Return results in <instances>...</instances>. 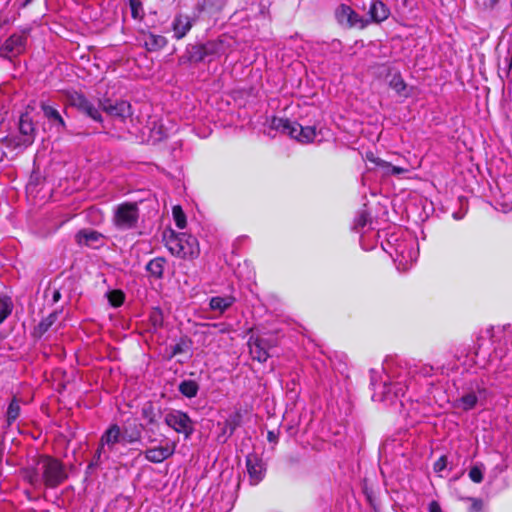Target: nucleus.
Listing matches in <instances>:
<instances>
[{"label": "nucleus", "instance_id": "6ab92c4d", "mask_svg": "<svg viewBox=\"0 0 512 512\" xmlns=\"http://www.w3.org/2000/svg\"><path fill=\"white\" fill-rule=\"evenodd\" d=\"M213 44L207 43V44H200V45H192L188 49V59L191 62H201L204 60L208 55L213 53L212 49Z\"/></svg>", "mask_w": 512, "mask_h": 512}, {"label": "nucleus", "instance_id": "2eb2a0df", "mask_svg": "<svg viewBox=\"0 0 512 512\" xmlns=\"http://www.w3.org/2000/svg\"><path fill=\"white\" fill-rule=\"evenodd\" d=\"M391 14L390 8L381 0H372L368 9V26L380 24L387 20Z\"/></svg>", "mask_w": 512, "mask_h": 512}, {"label": "nucleus", "instance_id": "f3484780", "mask_svg": "<svg viewBox=\"0 0 512 512\" xmlns=\"http://www.w3.org/2000/svg\"><path fill=\"white\" fill-rule=\"evenodd\" d=\"M367 161L373 163L375 166L379 167L382 170L383 176H391V175H401L407 173L409 170L404 167H399L392 165L390 162H387L377 156L374 155L373 152H367L365 155Z\"/></svg>", "mask_w": 512, "mask_h": 512}, {"label": "nucleus", "instance_id": "5701e85b", "mask_svg": "<svg viewBox=\"0 0 512 512\" xmlns=\"http://www.w3.org/2000/svg\"><path fill=\"white\" fill-rule=\"evenodd\" d=\"M40 108L49 122L55 123L58 127L65 128L66 124L58 110L46 102H41Z\"/></svg>", "mask_w": 512, "mask_h": 512}, {"label": "nucleus", "instance_id": "393cba45", "mask_svg": "<svg viewBox=\"0 0 512 512\" xmlns=\"http://www.w3.org/2000/svg\"><path fill=\"white\" fill-rule=\"evenodd\" d=\"M234 300L235 299L232 296H216L211 298L209 305L212 310L224 312L225 310L232 306Z\"/></svg>", "mask_w": 512, "mask_h": 512}, {"label": "nucleus", "instance_id": "de8ad7c7", "mask_svg": "<svg viewBox=\"0 0 512 512\" xmlns=\"http://www.w3.org/2000/svg\"><path fill=\"white\" fill-rule=\"evenodd\" d=\"M60 298V292L59 291H55L54 294H53V300L56 302L58 301Z\"/></svg>", "mask_w": 512, "mask_h": 512}, {"label": "nucleus", "instance_id": "a19ab883", "mask_svg": "<svg viewBox=\"0 0 512 512\" xmlns=\"http://www.w3.org/2000/svg\"><path fill=\"white\" fill-rule=\"evenodd\" d=\"M239 424H240V415L237 414L234 417L226 420L225 427H226V429H229L230 434H232L235 431V429L239 426Z\"/></svg>", "mask_w": 512, "mask_h": 512}, {"label": "nucleus", "instance_id": "dca6fc26", "mask_svg": "<svg viewBox=\"0 0 512 512\" xmlns=\"http://www.w3.org/2000/svg\"><path fill=\"white\" fill-rule=\"evenodd\" d=\"M100 444L108 452H113L117 444H122L121 427L118 424H111L100 438Z\"/></svg>", "mask_w": 512, "mask_h": 512}, {"label": "nucleus", "instance_id": "09e8293b", "mask_svg": "<svg viewBox=\"0 0 512 512\" xmlns=\"http://www.w3.org/2000/svg\"><path fill=\"white\" fill-rule=\"evenodd\" d=\"M154 442H156V439L151 438V437L148 438V443L152 444Z\"/></svg>", "mask_w": 512, "mask_h": 512}, {"label": "nucleus", "instance_id": "c03bdc74", "mask_svg": "<svg viewBox=\"0 0 512 512\" xmlns=\"http://www.w3.org/2000/svg\"><path fill=\"white\" fill-rule=\"evenodd\" d=\"M278 438H279V433L278 432L268 431V433H267V440L270 443L276 444L278 442Z\"/></svg>", "mask_w": 512, "mask_h": 512}, {"label": "nucleus", "instance_id": "7c9ffc66", "mask_svg": "<svg viewBox=\"0 0 512 512\" xmlns=\"http://www.w3.org/2000/svg\"><path fill=\"white\" fill-rule=\"evenodd\" d=\"M497 203L504 213L512 210V187L501 193Z\"/></svg>", "mask_w": 512, "mask_h": 512}, {"label": "nucleus", "instance_id": "ddd939ff", "mask_svg": "<svg viewBox=\"0 0 512 512\" xmlns=\"http://www.w3.org/2000/svg\"><path fill=\"white\" fill-rule=\"evenodd\" d=\"M246 467L252 485H257L262 481L266 469L262 459L257 454L250 453L247 455Z\"/></svg>", "mask_w": 512, "mask_h": 512}, {"label": "nucleus", "instance_id": "b1692460", "mask_svg": "<svg viewBox=\"0 0 512 512\" xmlns=\"http://www.w3.org/2000/svg\"><path fill=\"white\" fill-rule=\"evenodd\" d=\"M249 346L253 359L259 362H265L268 359L269 354L267 350L262 346V341L260 339L251 340Z\"/></svg>", "mask_w": 512, "mask_h": 512}, {"label": "nucleus", "instance_id": "473e14b6", "mask_svg": "<svg viewBox=\"0 0 512 512\" xmlns=\"http://www.w3.org/2000/svg\"><path fill=\"white\" fill-rule=\"evenodd\" d=\"M173 219L175 221L176 226L179 229H183L186 226V216L183 212L181 206H174L172 209Z\"/></svg>", "mask_w": 512, "mask_h": 512}, {"label": "nucleus", "instance_id": "58836bf2", "mask_svg": "<svg viewBox=\"0 0 512 512\" xmlns=\"http://www.w3.org/2000/svg\"><path fill=\"white\" fill-rule=\"evenodd\" d=\"M368 223V214L365 211H360L354 220V229L363 228Z\"/></svg>", "mask_w": 512, "mask_h": 512}, {"label": "nucleus", "instance_id": "4468645a", "mask_svg": "<svg viewBox=\"0 0 512 512\" xmlns=\"http://www.w3.org/2000/svg\"><path fill=\"white\" fill-rule=\"evenodd\" d=\"M19 131L21 134V139L16 143V146L28 147L34 142L36 129L32 118L28 113L22 114L20 116Z\"/></svg>", "mask_w": 512, "mask_h": 512}, {"label": "nucleus", "instance_id": "37998d69", "mask_svg": "<svg viewBox=\"0 0 512 512\" xmlns=\"http://www.w3.org/2000/svg\"><path fill=\"white\" fill-rule=\"evenodd\" d=\"M471 501V506L469 508L470 512H481L482 510V501L476 498H469Z\"/></svg>", "mask_w": 512, "mask_h": 512}, {"label": "nucleus", "instance_id": "6e6552de", "mask_svg": "<svg viewBox=\"0 0 512 512\" xmlns=\"http://www.w3.org/2000/svg\"><path fill=\"white\" fill-rule=\"evenodd\" d=\"M164 422L175 432L184 434L185 438H189L194 431L193 421L186 413L180 410H171L166 413Z\"/></svg>", "mask_w": 512, "mask_h": 512}, {"label": "nucleus", "instance_id": "a211bd4d", "mask_svg": "<svg viewBox=\"0 0 512 512\" xmlns=\"http://www.w3.org/2000/svg\"><path fill=\"white\" fill-rule=\"evenodd\" d=\"M193 27V20L189 15L178 13L172 22L173 37L177 40L184 38Z\"/></svg>", "mask_w": 512, "mask_h": 512}, {"label": "nucleus", "instance_id": "79ce46f5", "mask_svg": "<svg viewBox=\"0 0 512 512\" xmlns=\"http://www.w3.org/2000/svg\"><path fill=\"white\" fill-rule=\"evenodd\" d=\"M446 465L447 458L445 456H442L434 463V471L439 473L446 468Z\"/></svg>", "mask_w": 512, "mask_h": 512}, {"label": "nucleus", "instance_id": "7ed1b4c3", "mask_svg": "<svg viewBox=\"0 0 512 512\" xmlns=\"http://www.w3.org/2000/svg\"><path fill=\"white\" fill-rule=\"evenodd\" d=\"M165 246L174 256L183 259H195L199 256L200 248L198 240L186 233H176L172 230L163 235Z\"/></svg>", "mask_w": 512, "mask_h": 512}, {"label": "nucleus", "instance_id": "ea45409f", "mask_svg": "<svg viewBox=\"0 0 512 512\" xmlns=\"http://www.w3.org/2000/svg\"><path fill=\"white\" fill-rule=\"evenodd\" d=\"M469 477L474 483H480L483 480V471L479 466H473L469 471Z\"/></svg>", "mask_w": 512, "mask_h": 512}, {"label": "nucleus", "instance_id": "49530a36", "mask_svg": "<svg viewBox=\"0 0 512 512\" xmlns=\"http://www.w3.org/2000/svg\"><path fill=\"white\" fill-rule=\"evenodd\" d=\"M182 351L180 345H176L174 348H173V355H176L178 353H180Z\"/></svg>", "mask_w": 512, "mask_h": 512}, {"label": "nucleus", "instance_id": "a878e982", "mask_svg": "<svg viewBox=\"0 0 512 512\" xmlns=\"http://www.w3.org/2000/svg\"><path fill=\"white\" fill-rule=\"evenodd\" d=\"M165 263L166 261L164 258L157 257L149 261L146 269L155 278H161L163 276Z\"/></svg>", "mask_w": 512, "mask_h": 512}, {"label": "nucleus", "instance_id": "423d86ee", "mask_svg": "<svg viewBox=\"0 0 512 512\" xmlns=\"http://www.w3.org/2000/svg\"><path fill=\"white\" fill-rule=\"evenodd\" d=\"M417 243L414 240H403L394 247V262L397 270L405 272L410 269L418 257Z\"/></svg>", "mask_w": 512, "mask_h": 512}, {"label": "nucleus", "instance_id": "4be33fe9", "mask_svg": "<svg viewBox=\"0 0 512 512\" xmlns=\"http://www.w3.org/2000/svg\"><path fill=\"white\" fill-rule=\"evenodd\" d=\"M102 238V235L91 229H82L80 230L76 236V242L79 245L93 246L95 243L99 242Z\"/></svg>", "mask_w": 512, "mask_h": 512}, {"label": "nucleus", "instance_id": "9b49d317", "mask_svg": "<svg viewBox=\"0 0 512 512\" xmlns=\"http://www.w3.org/2000/svg\"><path fill=\"white\" fill-rule=\"evenodd\" d=\"M176 446L177 443L175 441L164 439L161 445L147 449L144 452V456L151 463H161L175 453Z\"/></svg>", "mask_w": 512, "mask_h": 512}, {"label": "nucleus", "instance_id": "72a5a7b5", "mask_svg": "<svg viewBox=\"0 0 512 512\" xmlns=\"http://www.w3.org/2000/svg\"><path fill=\"white\" fill-rule=\"evenodd\" d=\"M108 300H109V303L113 306V307H119L123 304L124 302V293L120 290H112L110 291L108 294Z\"/></svg>", "mask_w": 512, "mask_h": 512}, {"label": "nucleus", "instance_id": "e433bc0d", "mask_svg": "<svg viewBox=\"0 0 512 512\" xmlns=\"http://www.w3.org/2000/svg\"><path fill=\"white\" fill-rule=\"evenodd\" d=\"M142 417L147 420L148 423L153 424L156 422V414L152 404H147L142 408Z\"/></svg>", "mask_w": 512, "mask_h": 512}, {"label": "nucleus", "instance_id": "f8f14e48", "mask_svg": "<svg viewBox=\"0 0 512 512\" xmlns=\"http://www.w3.org/2000/svg\"><path fill=\"white\" fill-rule=\"evenodd\" d=\"M101 107L104 112L121 122H124L133 114L131 104L124 100L116 102L105 100L101 103Z\"/></svg>", "mask_w": 512, "mask_h": 512}, {"label": "nucleus", "instance_id": "a18cd8bd", "mask_svg": "<svg viewBox=\"0 0 512 512\" xmlns=\"http://www.w3.org/2000/svg\"><path fill=\"white\" fill-rule=\"evenodd\" d=\"M429 512H442L441 506L437 501H432L429 504Z\"/></svg>", "mask_w": 512, "mask_h": 512}, {"label": "nucleus", "instance_id": "cd10ccee", "mask_svg": "<svg viewBox=\"0 0 512 512\" xmlns=\"http://www.w3.org/2000/svg\"><path fill=\"white\" fill-rule=\"evenodd\" d=\"M20 411H21V408H20L19 401L16 397H14L12 399V401L10 402V404L8 405L7 412H6V421H7L8 426L12 425L17 420V418L20 415Z\"/></svg>", "mask_w": 512, "mask_h": 512}, {"label": "nucleus", "instance_id": "1a4fd4ad", "mask_svg": "<svg viewBox=\"0 0 512 512\" xmlns=\"http://www.w3.org/2000/svg\"><path fill=\"white\" fill-rule=\"evenodd\" d=\"M27 36L24 33H14L0 47V57L11 60L24 53Z\"/></svg>", "mask_w": 512, "mask_h": 512}, {"label": "nucleus", "instance_id": "bb28decb", "mask_svg": "<svg viewBox=\"0 0 512 512\" xmlns=\"http://www.w3.org/2000/svg\"><path fill=\"white\" fill-rule=\"evenodd\" d=\"M457 403L459 408L464 411H469L472 410L478 403V396L475 392H469L460 397Z\"/></svg>", "mask_w": 512, "mask_h": 512}, {"label": "nucleus", "instance_id": "2f4dec72", "mask_svg": "<svg viewBox=\"0 0 512 512\" xmlns=\"http://www.w3.org/2000/svg\"><path fill=\"white\" fill-rule=\"evenodd\" d=\"M13 303L10 297L0 298V324L12 313Z\"/></svg>", "mask_w": 512, "mask_h": 512}, {"label": "nucleus", "instance_id": "f03ea898", "mask_svg": "<svg viewBox=\"0 0 512 512\" xmlns=\"http://www.w3.org/2000/svg\"><path fill=\"white\" fill-rule=\"evenodd\" d=\"M23 479L32 487L56 488L68 477L63 463L51 456L41 455L35 465L28 466L21 471Z\"/></svg>", "mask_w": 512, "mask_h": 512}, {"label": "nucleus", "instance_id": "c85d7f7f", "mask_svg": "<svg viewBox=\"0 0 512 512\" xmlns=\"http://www.w3.org/2000/svg\"><path fill=\"white\" fill-rule=\"evenodd\" d=\"M389 86L399 95L408 96L407 85L400 74H394L389 81Z\"/></svg>", "mask_w": 512, "mask_h": 512}, {"label": "nucleus", "instance_id": "f257e3e1", "mask_svg": "<svg viewBox=\"0 0 512 512\" xmlns=\"http://www.w3.org/2000/svg\"><path fill=\"white\" fill-rule=\"evenodd\" d=\"M384 370L387 374V380L382 384H376L374 378L371 379V385L374 387L373 399L387 402L391 405L400 403L404 407L406 393L412 387L416 367H409L406 363H394L390 360L385 361Z\"/></svg>", "mask_w": 512, "mask_h": 512}, {"label": "nucleus", "instance_id": "9d476101", "mask_svg": "<svg viewBox=\"0 0 512 512\" xmlns=\"http://www.w3.org/2000/svg\"><path fill=\"white\" fill-rule=\"evenodd\" d=\"M69 101L71 106L75 107L81 113L87 115L96 122H102L103 118L99 109L88 100L83 94L74 92L70 95Z\"/></svg>", "mask_w": 512, "mask_h": 512}, {"label": "nucleus", "instance_id": "c756f323", "mask_svg": "<svg viewBox=\"0 0 512 512\" xmlns=\"http://www.w3.org/2000/svg\"><path fill=\"white\" fill-rule=\"evenodd\" d=\"M199 390L198 384L193 380H185L180 383L179 391L188 398H193Z\"/></svg>", "mask_w": 512, "mask_h": 512}, {"label": "nucleus", "instance_id": "8fccbe9b", "mask_svg": "<svg viewBox=\"0 0 512 512\" xmlns=\"http://www.w3.org/2000/svg\"><path fill=\"white\" fill-rule=\"evenodd\" d=\"M478 392L481 394V393H485V389H478Z\"/></svg>", "mask_w": 512, "mask_h": 512}, {"label": "nucleus", "instance_id": "4c0bfd02", "mask_svg": "<svg viewBox=\"0 0 512 512\" xmlns=\"http://www.w3.org/2000/svg\"><path fill=\"white\" fill-rule=\"evenodd\" d=\"M56 317L55 314H50L48 317L44 318L38 325L39 331L45 333L53 325Z\"/></svg>", "mask_w": 512, "mask_h": 512}, {"label": "nucleus", "instance_id": "412c9836", "mask_svg": "<svg viewBox=\"0 0 512 512\" xmlns=\"http://www.w3.org/2000/svg\"><path fill=\"white\" fill-rule=\"evenodd\" d=\"M123 445L139 442L142 438V428L136 424L121 428Z\"/></svg>", "mask_w": 512, "mask_h": 512}, {"label": "nucleus", "instance_id": "aec40b11", "mask_svg": "<svg viewBox=\"0 0 512 512\" xmlns=\"http://www.w3.org/2000/svg\"><path fill=\"white\" fill-rule=\"evenodd\" d=\"M143 44L148 51H158L165 47L167 39L162 35H157L151 32H144Z\"/></svg>", "mask_w": 512, "mask_h": 512}, {"label": "nucleus", "instance_id": "c9c22d12", "mask_svg": "<svg viewBox=\"0 0 512 512\" xmlns=\"http://www.w3.org/2000/svg\"><path fill=\"white\" fill-rule=\"evenodd\" d=\"M108 450L99 443V447L96 450L91 465H99L103 460H107L109 458Z\"/></svg>", "mask_w": 512, "mask_h": 512}, {"label": "nucleus", "instance_id": "f704fd0d", "mask_svg": "<svg viewBox=\"0 0 512 512\" xmlns=\"http://www.w3.org/2000/svg\"><path fill=\"white\" fill-rule=\"evenodd\" d=\"M129 6L131 10V15L134 19H142L143 18V7L140 0H129Z\"/></svg>", "mask_w": 512, "mask_h": 512}, {"label": "nucleus", "instance_id": "39448f33", "mask_svg": "<svg viewBox=\"0 0 512 512\" xmlns=\"http://www.w3.org/2000/svg\"><path fill=\"white\" fill-rule=\"evenodd\" d=\"M139 216L137 203L123 202L114 208L112 221L117 229L125 231L137 227Z\"/></svg>", "mask_w": 512, "mask_h": 512}, {"label": "nucleus", "instance_id": "0eeeda50", "mask_svg": "<svg viewBox=\"0 0 512 512\" xmlns=\"http://www.w3.org/2000/svg\"><path fill=\"white\" fill-rule=\"evenodd\" d=\"M334 16L340 26L348 29L358 28L363 30L368 27V20L358 14L351 6L344 3L337 6Z\"/></svg>", "mask_w": 512, "mask_h": 512}, {"label": "nucleus", "instance_id": "20e7f679", "mask_svg": "<svg viewBox=\"0 0 512 512\" xmlns=\"http://www.w3.org/2000/svg\"><path fill=\"white\" fill-rule=\"evenodd\" d=\"M271 126L302 144L313 142L317 136L315 126H302L301 124L295 121H290L289 119L274 117L272 119Z\"/></svg>", "mask_w": 512, "mask_h": 512}]
</instances>
